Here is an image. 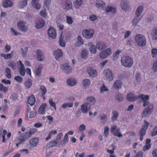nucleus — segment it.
Returning a JSON list of instances; mask_svg holds the SVG:
<instances>
[{"instance_id": "nucleus-1", "label": "nucleus", "mask_w": 157, "mask_h": 157, "mask_svg": "<svg viewBox=\"0 0 157 157\" xmlns=\"http://www.w3.org/2000/svg\"><path fill=\"white\" fill-rule=\"evenodd\" d=\"M135 41L139 47L143 48L146 44V39L143 35L137 34L135 37Z\"/></svg>"}, {"instance_id": "nucleus-2", "label": "nucleus", "mask_w": 157, "mask_h": 157, "mask_svg": "<svg viewBox=\"0 0 157 157\" xmlns=\"http://www.w3.org/2000/svg\"><path fill=\"white\" fill-rule=\"evenodd\" d=\"M121 62L122 65L125 67H130L133 63L132 59L128 56L122 57Z\"/></svg>"}, {"instance_id": "nucleus-3", "label": "nucleus", "mask_w": 157, "mask_h": 157, "mask_svg": "<svg viewBox=\"0 0 157 157\" xmlns=\"http://www.w3.org/2000/svg\"><path fill=\"white\" fill-rule=\"evenodd\" d=\"M144 124L142 125L141 129L139 132V134L140 136V140L141 141L143 140V137L146 134V132L150 124V123L146 121H144Z\"/></svg>"}, {"instance_id": "nucleus-4", "label": "nucleus", "mask_w": 157, "mask_h": 157, "mask_svg": "<svg viewBox=\"0 0 157 157\" xmlns=\"http://www.w3.org/2000/svg\"><path fill=\"white\" fill-rule=\"evenodd\" d=\"M94 34V31L93 29H84L82 32V36L85 38L90 39L92 38Z\"/></svg>"}, {"instance_id": "nucleus-5", "label": "nucleus", "mask_w": 157, "mask_h": 157, "mask_svg": "<svg viewBox=\"0 0 157 157\" xmlns=\"http://www.w3.org/2000/svg\"><path fill=\"white\" fill-rule=\"evenodd\" d=\"M153 106L152 105H149L147 108H145L142 112L141 116L142 117H145L149 116L152 112Z\"/></svg>"}, {"instance_id": "nucleus-6", "label": "nucleus", "mask_w": 157, "mask_h": 157, "mask_svg": "<svg viewBox=\"0 0 157 157\" xmlns=\"http://www.w3.org/2000/svg\"><path fill=\"white\" fill-rule=\"evenodd\" d=\"M17 27L18 29L22 32H26L28 30V27L23 21H18L17 23Z\"/></svg>"}, {"instance_id": "nucleus-7", "label": "nucleus", "mask_w": 157, "mask_h": 157, "mask_svg": "<svg viewBox=\"0 0 157 157\" xmlns=\"http://www.w3.org/2000/svg\"><path fill=\"white\" fill-rule=\"evenodd\" d=\"M104 75L105 78L109 81H111L113 79V73L109 69H107L103 71Z\"/></svg>"}, {"instance_id": "nucleus-8", "label": "nucleus", "mask_w": 157, "mask_h": 157, "mask_svg": "<svg viewBox=\"0 0 157 157\" xmlns=\"http://www.w3.org/2000/svg\"><path fill=\"white\" fill-rule=\"evenodd\" d=\"M62 69L66 74H69L71 73V67L69 66L68 63H66L62 65Z\"/></svg>"}, {"instance_id": "nucleus-9", "label": "nucleus", "mask_w": 157, "mask_h": 157, "mask_svg": "<svg viewBox=\"0 0 157 157\" xmlns=\"http://www.w3.org/2000/svg\"><path fill=\"white\" fill-rule=\"evenodd\" d=\"M111 54V49L110 48H108L105 51L100 52L99 56L101 59L105 58Z\"/></svg>"}, {"instance_id": "nucleus-10", "label": "nucleus", "mask_w": 157, "mask_h": 157, "mask_svg": "<svg viewBox=\"0 0 157 157\" xmlns=\"http://www.w3.org/2000/svg\"><path fill=\"white\" fill-rule=\"evenodd\" d=\"M48 35L50 37L54 39L56 37V30L52 27H50L48 30Z\"/></svg>"}, {"instance_id": "nucleus-11", "label": "nucleus", "mask_w": 157, "mask_h": 157, "mask_svg": "<svg viewBox=\"0 0 157 157\" xmlns=\"http://www.w3.org/2000/svg\"><path fill=\"white\" fill-rule=\"evenodd\" d=\"M138 96L132 93L131 92L127 95V98L129 101L132 102L138 99Z\"/></svg>"}, {"instance_id": "nucleus-12", "label": "nucleus", "mask_w": 157, "mask_h": 157, "mask_svg": "<svg viewBox=\"0 0 157 157\" xmlns=\"http://www.w3.org/2000/svg\"><path fill=\"white\" fill-rule=\"evenodd\" d=\"M36 53L37 55V60L39 61H44V56L42 51L40 49H37L36 51Z\"/></svg>"}, {"instance_id": "nucleus-13", "label": "nucleus", "mask_w": 157, "mask_h": 157, "mask_svg": "<svg viewBox=\"0 0 157 157\" xmlns=\"http://www.w3.org/2000/svg\"><path fill=\"white\" fill-rule=\"evenodd\" d=\"M63 52L61 50L58 49L55 50L53 53L54 56H55L56 60H59V58L63 55Z\"/></svg>"}, {"instance_id": "nucleus-14", "label": "nucleus", "mask_w": 157, "mask_h": 157, "mask_svg": "<svg viewBox=\"0 0 157 157\" xmlns=\"http://www.w3.org/2000/svg\"><path fill=\"white\" fill-rule=\"evenodd\" d=\"M121 6L122 9L124 10H128L130 8L128 2L127 0H122L121 2Z\"/></svg>"}, {"instance_id": "nucleus-15", "label": "nucleus", "mask_w": 157, "mask_h": 157, "mask_svg": "<svg viewBox=\"0 0 157 157\" xmlns=\"http://www.w3.org/2000/svg\"><path fill=\"white\" fill-rule=\"evenodd\" d=\"M87 71L89 75L91 77H95L97 74V72L96 71L93 70L90 67H89L87 68Z\"/></svg>"}, {"instance_id": "nucleus-16", "label": "nucleus", "mask_w": 157, "mask_h": 157, "mask_svg": "<svg viewBox=\"0 0 157 157\" xmlns=\"http://www.w3.org/2000/svg\"><path fill=\"white\" fill-rule=\"evenodd\" d=\"M97 49L101 51L105 49L107 47V45L106 44L103 42H99L96 44Z\"/></svg>"}, {"instance_id": "nucleus-17", "label": "nucleus", "mask_w": 157, "mask_h": 157, "mask_svg": "<svg viewBox=\"0 0 157 157\" xmlns=\"http://www.w3.org/2000/svg\"><path fill=\"white\" fill-rule=\"evenodd\" d=\"M31 137L29 135L28 132L23 133L20 137L18 138V140H21V142L23 143L25 141V140L30 138Z\"/></svg>"}, {"instance_id": "nucleus-18", "label": "nucleus", "mask_w": 157, "mask_h": 157, "mask_svg": "<svg viewBox=\"0 0 157 157\" xmlns=\"http://www.w3.org/2000/svg\"><path fill=\"white\" fill-rule=\"evenodd\" d=\"M100 120V123L103 124H104L107 121V117L106 115L104 114H101L98 117Z\"/></svg>"}, {"instance_id": "nucleus-19", "label": "nucleus", "mask_w": 157, "mask_h": 157, "mask_svg": "<svg viewBox=\"0 0 157 157\" xmlns=\"http://www.w3.org/2000/svg\"><path fill=\"white\" fill-rule=\"evenodd\" d=\"M39 2V0H32L31 2L32 6L37 10L39 9L41 7V5Z\"/></svg>"}, {"instance_id": "nucleus-20", "label": "nucleus", "mask_w": 157, "mask_h": 157, "mask_svg": "<svg viewBox=\"0 0 157 157\" xmlns=\"http://www.w3.org/2000/svg\"><path fill=\"white\" fill-rule=\"evenodd\" d=\"M45 24V22L44 20L42 19H40L38 22L36 23V27L38 29H40L44 26Z\"/></svg>"}, {"instance_id": "nucleus-21", "label": "nucleus", "mask_w": 157, "mask_h": 157, "mask_svg": "<svg viewBox=\"0 0 157 157\" xmlns=\"http://www.w3.org/2000/svg\"><path fill=\"white\" fill-rule=\"evenodd\" d=\"M3 6L4 7L8 8L11 7L13 4L12 1L9 0H5L2 2Z\"/></svg>"}, {"instance_id": "nucleus-22", "label": "nucleus", "mask_w": 157, "mask_h": 157, "mask_svg": "<svg viewBox=\"0 0 157 157\" xmlns=\"http://www.w3.org/2000/svg\"><path fill=\"white\" fill-rule=\"evenodd\" d=\"M28 103L30 105H33L35 102V98L33 94H31L30 97L28 98Z\"/></svg>"}, {"instance_id": "nucleus-23", "label": "nucleus", "mask_w": 157, "mask_h": 157, "mask_svg": "<svg viewBox=\"0 0 157 157\" xmlns=\"http://www.w3.org/2000/svg\"><path fill=\"white\" fill-rule=\"evenodd\" d=\"M84 43V41L82 37L80 36L77 37V42L75 43V45L76 47H79L82 45Z\"/></svg>"}, {"instance_id": "nucleus-24", "label": "nucleus", "mask_w": 157, "mask_h": 157, "mask_svg": "<svg viewBox=\"0 0 157 157\" xmlns=\"http://www.w3.org/2000/svg\"><path fill=\"white\" fill-rule=\"evenodd\" d=\"M58 142L56 141L52 140L48 143L46 146V148L48 149L56 146Z\"/></svg>"}, {"instance_id": "nucleus-25", "label": "nucleus", "mask_w": 157, "mask_h": 157, "mask_svg": "<svg viewBox=\"0 0 157 157\" xmlns=\"http://www.w3.org/2000/svg\"><path fill=\"white\" fill-rule=\"evenodd\" d=\"M88 55L89 51L85 49H82L81 52V57L83 59H86Z\"/></svg>"}, {"instance_id": "nucleus-26", "label": "nucleus", "mask_w": 157, "mask_h": 157, "mask_svg": "<svg viewBox=\"0 0 157 157\" xmlns=\"http://www.w3.org/2000/svg\"><path fill=\"white\" fill-rule=\"evenodd\" d=\"M88 108V104L87 103H85L82 105L81 106V109L82 112L83 113H85L87 112V109ZM90 109V107L89 108V109L88 111H89Z\"/></svg>"}, {"instance_id": "nucleus-27", "label": "nucleus", "mask_w": 157, "mask_h": 157, "mask_svg": "<svg viewBox=\"0 0 157 157\" xmlns=\"http://www.w3.org/2000/svg\"><path fill=\"white\" fill-rule=\"evenodd\" d=\"M86 99L87 100V102L86 103L88 104V106L89 104L90 105H93L95 103L96 100L93 97H88Z\"/></svg>"}, {"instance_id": "nucleus-28", "label": "nucleus", "mask_w": 157, "mask_h": 157, "mask_svg": "<svg viewBox=\"0 0 157 157\" xmlns=\"http://www.w3.org/2000/svg\"><path fill=\"white\" fill-rule=\"evenodd\" d=\"M31 145L33 147L36 146L38 143V139L37 138H32L29 141Z\"/></svg>"}, {"instance_id": "nucleus-29", "label": "nucleus", "mask_w": 157, "mask_h": 157, "mask_svg": "<svg viewBox=\"0 0 157 157\" xmlns=\"http://www.w3.org/2000/svg\"><path fill=\"white\" fill-rule=\"evenodd\" d=\"M140 98V99L145 102L146 101H148L149 99V96L148 95H145L143 94H139L138 96V99Z\"/></svg>"}, {"instance_id": "nucleus-30", "label": "nucleus", "mask_w": 157, "mask_h": 157, "mask_svg": "<svg viewBox=\"0 0 157 157\" xmlns=\"http://www.w3.org/2000/svg\"><path fill=\"white\" fill-rule=\"evenodd\" d=\"M124 98L122 94L120 93L117 94L115 96V100L118 102H121L123 100Z\"/></svg>"}, {"instance_id": "nucleus-31", "label": "nucleus", "mask_w": 157, "mask_h": 157, "mask_svg": "<svg viewBox=\"0 0 157 157\" xmlns=\"http://www.w3.org/2000/svg\"><path fill=\"white\" fill-rule=\"evenodd\" d=\"M143 9L144 7L143 6H139L136 10L135 13L136 16L140 17L143 11Z\"/></svg>"}, {"instance_id": "nucleus-32", "label": "nucleus", "mask_w": 157, "mask_h": 157, "mask_svg": "<svg viewBox=\"0 0 157 157\" xmlns=\"http://www.w3.org/2000/svg\"><path fill=\"white\" fill-rule=\"evenodd\" d=\"M143 9L144 7L143 6H139L136 10L135 13L136 16L140 17L143 11Z\"/></svg>"}, {"instance_id": "nucleus-33", "label": "nucleus", "mask_w": 157, "mask_h": 157, "mask_svg": "<svg viewBox=\"0 0 157 157\" xmlns=\"http://www.w3.org/2000/svg\"><path fill=\"white\" fill-rule=\"evenodd\" d=\"M65 5V9L67 10L71 9L72 8V3L70 0H67Z\"/></svg>"}, {"instance_id": "nucleus-34", "label": "nucleus", "mask_w": 157, "mask_h": 157, "mask_svg": "<svg viewBox=\"0 0 157 157\" xmlns=\"http://www.w3.org/2000/svg\"><path fill=\"white\" fill-rule=\"evenodd\" d=\"M96 6L98 7L104 8L105 5V3L100 0H97L96 2Z\"/></svg>"}, {"instance_id": "nucleus-35", "label": "nucleus", "mask_w": 157, "mask_h": 157, "mask_svg": "<svg viewBox=\"0 0 157 157\" xmlns=\"http://www.w3.org/2000/svg\"><path fill=\"white\" fill-rule=\"evenodd\" d=\"M67 83L69 86H73L76 84V82L74 79L71 78L67 80Z\"/></svg>"}, {"instance_id": "nucleus-36", "label": "nucleus", "mask_w": 157, "mask_h": 157, "mask_svg": "<svg viewBox=\"0 0 157 157\" xmlns=\"http://www.w3.org/2000/svg\"><path fill=\"white\" fill-rule=\"evenodd\" d=\"M141 18L136 16L132 21V24L133 26L136 25L138 22L141 20Z\"/></svg>"}, {"instance_id": "nucleus-37", "label": "nucleus", "mask_w": 157, "mask_h": 157, "mask_svg": "<svg viewBox=\"0 0 157 157\" xmlns=\"http://www.w3.org/2000/svg\"><path fill=\"white\" fill-rule=\"evenodd\" d=\"M122 82L120 80H116L114 82L113 86L116 89H119L121 88Z\"/></svg>"}, {"instance_id": "nucleus-38", "label": "nucleus", "mask_w": 157, "mask_h": 157, "mask_svg": "<svg viewBox=\"0 0 157 157\" xmlns=\"http://www.w3.org/2000/svg\"><path fill=\"white\" fill-rule=\"evenodd\" d=\"M46 105H47L46 103H44L40 106L38 110V112L39 113L42 114L45 113V112L44 110L46 106Z\"/></svg>"}, {"instance_id": "nucleus-39", "label": "nucleus", "mask_w": 157, "mask_h": 157, "mask_svg": "<svg viewBox=\"0 0 157 157\" xmlns=\"http://www.w3.org/2000/svg\"><path fill=\"white\" fill-rule=\"evenodd\" d=\"M32 80L30 78H29L25 82L24 85L25 87L27 89L29 88L32 86Z\"/></svg>"}, {"instance_id": "nucleus-40", "label": "nucleus", "mask_w": 157, "mask_h": 157, "mask_svg": "<svg viewBox=\"0 0 157 157\" xmlns=\"http://www.w3.org/2000/svg\"><path fill=\"white\" fill-rule=\"evenodd\" d=\"M152 35V39L156 40L157 39V28H155L152 30L151 33Z\"/></svg>"}, {"instance_id": "nucleus-41", "label": "nucleus", "mask_w": 157, "mask_h": 157, "mask_svg": "<svg viewBox=\"0 0 157 157\" xmlns=\"http://www.w3.org/2000/svg\"><path fill=\"white\" fill-rule=\"evenodd\" d=\"M27 5V0H22L20 2L19 8L20 9L24 8L26 7Z\"/></svg>"}, {"instance_id": "nucleus-42", "label": "nucleus", "mask_w": 157, "mask_h": 157, "mask_svg": "<svg viewBox=\"0 0 157 157\" xmlns=\"http://www.w3.org/2000/svg\"><path fill=\"white\" fill-rule=\"evenodd\" d=\"M96 48H97L96 45H93L90 47L89 51L91 53L95 54L96 52Z\"/></svg>"}, {"instance_id": "nucleus-43", "label": "nucleus", "mask_w": 157, "mask_h": 157, "mask_svg": "<svg viewBox=\"0 0 157 157\" xmlns=\"http://www.w3.org/2000/svg\"><path fill=\"white\" fill-rule=\"evenodd\" d=\"M8 65L11 67L13 70H15L17 68L16 63L12 61L9 62Z\"/></svg>"}, {"instance_id": "nucleus-44", "label": "nucleus", "mask_w": 157, "mask_h": 157, "mask_svg": "<svg viewBox=\"0 0 157 157\" xmlns=\"http://www.w3.org/2000/svg\"><path fill=\"white\" fill-rule=\"evenodd\" d=\"M119 131V128H117L113 133V135L115 136H117L118 137H122V135L121 133Z\"/></svg>"}, {"instance_id": "nucleus-45", "label": "nucleus", "mask_w": 157, "mask_h": 157, "mask_svg": "<svg viewBox=\"0 0 157 157\" xmlns=\"http://www.w3.org/2000/svg\"><path fill=\"white\" fill-rule=\"evenodd\" d=\"M83 0H76L74 2V5L76 8H78L83 3Z\"/></svg>"}, {"instance_id": "nucleus-46", "label": "nucleus", "mask_w": 157, "mask_h": 157, "mask_svg": "<svg viewBox=\"0 0 157 157\" xmlns=\"http://www.w3.org/2000/svg\"><path fill=\"white\" fill-rule=\"evenodd\" d=\"M112 113L113 116L111 117V119L113 121H114L117 119L118 117L119 114L116 111H113Z\"/></svg>"}, {"instance_id": "nucleus-47", "label": "nucleus", "mask_w": 157, "mask_h": 157, "mask_svg": "<svg viewBox=\"0 0 157 157\" xmlns=\"http://www.w3.org/2000/svg\"><path fill=\"white\" fill-rule=\"evenodd\" d=\"M105 10L107 13L112 12L113 13H114L116 11L115 8H113L112 6H107L106 7Z\"/></svg>"}, {"instance_id": "nucleus-48", "label": "nucleus", "mask_w": 157, "mask_h": 157, "mask_svg": "<svg viewBox=\"0 0 157 157\" xmlns=\"http://www.w3.org/2000/svg\"><path fill=\"white\" fill-rule=\"evenodd\" d=\"M69 140L68 136L67 135L65 134L63 142H61L60 144L62 145H65Z\"/></svg>"}, {"instance_id": "nucleus-49", "label": "nucleus", "mask_w": 157, "mask_h": 157, "mask_svg": "<svg viewBox=\"0 0 157 157\" xmlns=\"http://www.w3.org/2000/svg\"><path fill=\"white\" fill-rule=\"evenodd\" d=\"M82 84L84 86H88L90 85V81L88 79H84L83 80Z\"/></svg>"}, {"instance_id": "nucleus-50", "label": "nucleus", "mask_w": 157, "mask_h": 157, "mask_svg": "<svg viewBox=\"0 0 157 157\" xmlns=\"http://www.w3.org/2000/svg\"><path fill=\"white\" fill-rule=\"evenodd\" d=\"M6 72V76L8 78H10L11 77V71L10 69L8 67H6L5 68Z\"/></svg>"}, {"instance_id": "nucleus-51", "label": "nucleus", "mask_w": 157, "mask_h": 157, "mask_svg": "<svg viewBox=\"0 0 157 157\" xmlns=\"http://www.w3.org/2000/svg\"><path fill=\"white\" fill-rule=\"evenodd\" d=\"M8 90V88L6 86H4L2 84H0V90L4 93H6Z\"/></svg>"}, {"instance_id": "nucleus-52", "label": "nucleus", "mask_w": 157, "mask_h": 157, "mask_svg": "<svg viewBox=\"0 0 157 157\" xmlns=\"http://www.w3.org/2000/svg\"><path fill=\"white\" fill-rule=\"evenodd\" d=\"M59 45L63 47H65V43L64 41H63V38L62 37L61 35L59 38Z\"/></svg>"}, {"instance_id": "nucleus-53", "label": "nucleus", "mask_w": 157, "mask_h": 157, "mask_svg": "<svg viewBox=\"0 0 157 157\" xmlns=\"http://www.w3.org/2000/svg\"><path fill=\"white\" fill-rule=\"evenodd\" d=\"M1 56L6 59H10L12 57L11 55L9 53H8L6 54L2 53L1 54Z\"/></svg>"}, {"instance_id": "nucleus-54", "label": "nucleus", "mask_w": 157, "mask_h": 157, "mask_svg": "<svg viewBox=\"0 0 157 157\" xmlns=\"http://www.w3.org/2000/svg\"><path fill=\"white\" fill-rule=\"evenodd\" d=\"M36 129L35 128H32L30 129L29 132H28V133L30 137H31V136L35 134L36 132Z\"/></svg>"}, {"instance_id": "nucleus-55", "label": "nucleus", "mask_w": 157, "mask_h": 157, "mask_svg": "<svg viewBox=\"0 0 157 157\" xmlns=\"http://www.w3.org/2000/svg\"><path fill=\"white\" fill-rule=\"evenodd\" d=\"M28 49V48L27 47H25L24 49H23L22 48H21V50L22 53L21 54L23 56H25L26 55Z\"/></svg>"}, {"instance_id": "nucleus-56", "label": "nucleus", "mask_w": 157, "mask_h": 157, "mask_svg": "<svg viewBox=\"0 0 157 157\" xmlns=\"http://www.w3.org/2000/svg\"><path fill=\"white\" fill-rule=\"evenodd\" d=\"M141 74L139 73H137L136 75V80L138 82H140L141 81L140 78Z\"/></svg>"}, {"instance_id": "nucleus-57", "label": "nucleus", "mask_w": 157, "mask_h": 157, "mask_svg": "<svg viewBox=\"0 0 157 157\" xmlns=\"http://www.w3.org/2000/svg\"><path fill=\"white\" fill-rule=\"evenodd\" d=\"M109 128L105 126L104 128V134L105 137H107L109 135Z\"/></svg>"}, {"instance_id": "nucleus-58", "label": "nucleus", "mask_w": 157, "mask_h": 157, "mask_svg": "<svg viewBox=\"0 0 157 157\" xmlns=\"http://www.w3.org/2000/svg\"><path fill=\"white\" fill-rule=\"evenodd\" d=\"M40 89L42 91V95H45V93L47 92V90L46 87L43 86H40Z\"/></svg>"}, {"instance_id": "nucleus-59", "label": "nucleus", "mask_w": 157, "mask_h": 157, "mask_svg": "<svg viewBox=\"0 0 157 157\" xmlns=\"http://www.w3.org/2000/svg\"><path fill=\"white\" fill-rule=\"evenodd\" d=\"M14 80L17 81L19 83H21L22 81L23 78L20 76H15Z\"/></svg>"}, {"instance_id": "nucleus-60", "label": "nucleus", "mask_w": 157, "mask_h": 157, "mask_svg": "<svg viewBox=\"0 0 157 157\" xmlns=\"http://www.w3.org/2000/svg\"><path fill=\"white\" fill-rule=\"evenodd\" d=\"M51 3V0H44V5L46 7H48Z\"/></svg>"}, {"instance_id": "nucleus-61", "label": "nucleus", "mask_w": 157, "mask_h": 157, "mask_svg": "<svg viewBox=\"0 0 157 157\" xmlns=\"http://www.w3.org/2000/svg\"><path fill=\"white\" fill-rule=\"evenodd\" d=\"M153 70L155 72H157V59L153 64Z\"/></svg>"}, {"instance_id": "nucleus-62", "label": "nucleus", "mask_w": 157, "mask_h": 157, "mask_svg": "<svg viewBox=\"0 0 157 157\" xmlns=\"http://www.w3.org/2000/svg\"><path fill=\"white\" fill-rule=\"evenodd\" d=\"M151 53L152 54V57H156L157 56V49L154 48L152 50Z\"/></svg>"}, {"instance_id": "nucleus-63", "label": "nucleus", "mask_w": 157, "mask_h": 157, "mask_svg": "<svg viewBox=\"0 0 157 157\" xmlns=\"http://www.w3.org/2000/svg\"><path fill=\"white\" fill-rule=\"evenodd\" d=\"M98 18L97 17L94 15H93L89 17V19L91 21L96 20Z\"/></svg>"}, {"instance_id": "nucleus-64", "label": "nucleus", "mask_w": 157, "mask_h": 157, "mask_svg": "<svg viewBox=\"0 0 157 157\" xmlns=\"http://www.w3.org/2000/svg\"><path fill=\"white\" fill-rule=\"evenodd\" d=\"M40 13V15L44 17H45L47 16V13L45 10L41 11Z\"/></svg>"}]
</instances>
